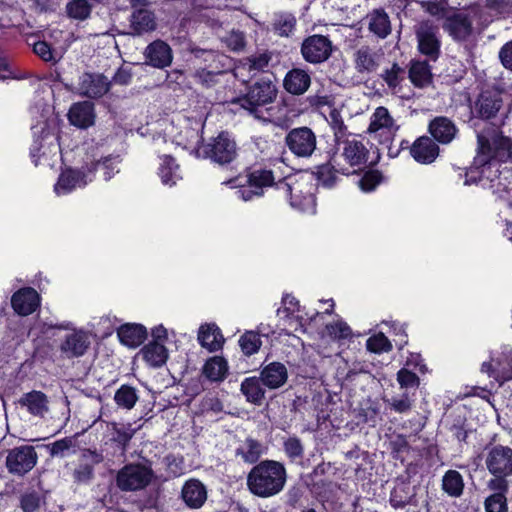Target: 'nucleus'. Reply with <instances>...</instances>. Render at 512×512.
Listing matches in <instances>:
<instances>
[{
  "instance_id": "obj_53",
  "label": "nucleus",
  "mask_w": 512,
  "mask_h": 512,
  "mask_svg": "<svg viewBox=\"0 0 512 512\" xmlns=\"http://www.w3.org/2000/svg\"><path fill=\"white\" fill-rule=\"evenodd\" d=\"M493 478H491L487 482V488L492 491V494H502V496H506V493L509 489V482L507 480V475H498L492 474Z\"/></svg>"
},
{
  "instance_id": "obj_39",
  "label": "nucleus",
  "mask_w": 512,
  "mask_h": 512,
  "mask_svg": "<svg viewBox=\"0 0 512 512\" xmlns=\"http://www.w3.org/2000/svg\"><path fill=\"white\" fill-rule=\"evenodd\" d=\"M204 375L211 381H222L228 373V365L224 358L215 356L204 365Z\"/></svg>"
},
{
  "instance_id": "obj_45",
  "label": "nucleus",
  "mask_w": 512,
  "mask_h": 512,
  "mask_svg": "<svg viewBox=\"0 0 512 512\" xmlns=\"http://www.w3.org/2000/svg\"><path fill=\"white\" fill-rule=\"evenodd\" d=\"M381 78L386 83V85L394 91L404 80L405 69L402 68L399 64L393 63L390 68H387L382 72Z\"/></svg>"
},
{
  "instance_id": "obj_19",
  "label": "nucleus",
  "mask_w": 512,
  "mask_h": 512,
  "mask_svg": "<svg viewBox=\"0 0 512 512\" xmlns=\"http://www.w3.org/2000/svg\"><path fill=\"white\" fill-rule=\"evenodd\" d=\"M110 86L111 81L102 74H84L81 77L79 90L89 98H98L106 94Z\"/></svg>"
},
{
  "instance_id": "obj_20",
  "label": "nucleus",
  "mask_w": 512,
  "mask_h": 512,
  "mask_svg": "<svg viewBox=\"0 0 512 512\" xmlns=\"http://www.w3.org/2000/svg\"><path fill=\"white\" fill-rule=\"evenodd\" d=\"M40 298L33 288H23L13 294L11 304L19 315L32 314L39 306Z\"/></svg>"
},
{
  "instance_id": "obj_36",
  "label": "nucleus",
  "mask_w": 512,
  "mask_h": 512,
  "mask_svg": "<svg viewBox=\"0 0 512 512\" xmlns=\"http://www.w3.org/2000/svg\"><path fill=\"white\" fill-rule=\"evenodd\" d=\"M107 429L111 431V441L115 442L124 452L136 433V429L132 424H118L116 422L108 423Z\"/></svg>"
},
{
  "instance_id": "obj_4",
  "label": "nucleus",
  "mask_w": 512,
  "mask_h": 512,
  "mask_svg": "<svg viewBox=\"0 0 512 512\" xmlns=\"http://www.w3.org/2000/svg\"><path fill=\"white\" fill-rule=\"evenodd\" d=\"M153 472L142 464H128L118 471L116 482L122 491H136L145 488L152 480Z\"/></svg>"
},
{
  "instance_id": "obj_37",
  "label": "nucleus",
  "mask_w": 512,
  "mask_h": 512,
  "mask_svg": "<svg viewBox=\"0 0 512 512\" xmlns=\"http://www.w3.org/2000/svg\"><path fill=\"white\" fill-rule=\"evenodd\" d=\"M143 359L153 367H160L165 364L168 352L162 343L151 342L141 349Z\"/></svg>"
},
{
  "instance_id": "obj_47",
  "label": "nucleus",
  "mask_w": 512,
  "mask_h": 512,
  "mask_svg": "<svg viewBox=\"0 0 512 512\" xmlns=\"http://www.w3.org/2000/svg\"><path fill=\"white\" fill-rule=\"evenodd\" d=\"M242 352L247 355H253L260 349L262 341L257 332L247 331L239 339Z\"/></svg>"
},
{
  "instance_id": "obj_23",
  "label": "nucleus",
  "mask_w": 512,
  "mask_h": 512,
  "mask_svg": "<svg viewBox=\"0 0 512 512\" xmlns=\"http://www.w3.org/2000/svg\"><path fill=\"white\" fill-rule=\"evenodd\" d=\"M69 122L81 129H86L94 124L95 114L93 104L89 101L75 103L68 112Z\"/></svg>"
},
{
  "instance_id": "obj_55",
  "label": "nucleus",
  "mask_w": 512,
  "mask_h": 512,
  "mask_svg": "<svg viewBox=\"0 0 512 512\" xmlns=\"http://www.w3.org/2000/svg\"><path fill=\"white\" fill-rule=\"evenodd\" d=\"M41 505V497L37 492H28L21 496L20 506L24 512H36Z\"/></svg>"
},
{
  "instance_id": "obj_52",
  "label": "nucleus",
  "mask_w": 512,
  "mask_h": 512,
  "mask_svg": "<svg viewBox=\"0 0 512 512\" xmlns=\"http://www.w3.org/2000/svg\"><path fill=\"white\" fill-rule=\"evenodd\" d=\"M285 454L292 460L301 458L304 453V447L299 438L293 436L284 441L283 444Z\"/></svg>"
},
{
  "instance_id": "obj_43",
  "label": "nucleus",
  "mask_w": 512,
  "mask_h": 512,
  "mask_svg": "<svg viewBox=\"0 0 512 512\" xmlns=\"http://www.w3.org/2000/svg\"><path fill=\"white\" fill-rule=\"evenodd\" d=\"M114 400L118 406L130 410L135 406L138 400L136 389L132 386L122 385L116 391Z\"/></svg>"
},
{
  "instance_id": "obj_16",
  "label": "nucleus",
  "mask_w": 512,
  "mask_h": 512,
  "mask_svg": "<svg viewBox=\"0 0 512 512\" xmlns=\"http://www.w3.org/2000/svg\"><path fill=\"white\" fill-rule=\"evenodd\" d=\"M144 55L149 65L159 69L170 66L173 59L170 46L162 40L150 43L146 47Z\"/></svg>"
},
{
  "instance_id": "obj_3",
  "label": "nucleus",
  "mask_w": 512,
  "mask_h": 512,
  "mask_svg": "<svg viewBox=\"0 0 512 512\" xmlns=\"http://www.w3.org/2000/svg\"><path fill=\"white\" fill-rule=\"evenodd\" d=\"M277 89L270 80L256 82L249 92L241 98H233L231 103H239L242 108L249 111L256 118L269 121L271 114L270 108L263 110V107L273 102L276 98Z\"/></svg>"
},
{
  "instance_id": "obj_12",
  "label": "nucleus",
  "mask_w": 512,
  "mask_h": 512,
  "mask_svg": "<svg viewBox=\"0 0 512 512\" xmlns=\"http://www.w3.org/2000/svg\"><path fill=\"white\" fill-rule=\"evenodd\" d=\"M384 52L380 48L362 45L353 54L355 69L360 74L375 72L381 65Z\"/></svg>"
},
{
  "instance_id": "obj_34",
  "label": "nucleus",
  "mask_w": 512,
  "mask_h": 512,
  "mask_svg": "<svg viewBox=\"0 0 512 512\" xmlns=\"http://www.w3.org/2000/svg\"><path fill=\"white\" fill-rule=\"evenodd\" d=\"M264 445L251 437H247L235 450L236 456H240L246 463H256L264 454Z\"/></svg>"
},
{
  "instance_id": "obj_30",
  "label": "nucleus",
  "mask_w": 512,
  "mask_h": 512,
  "mask_svg": "<svg viewBox=\"0 0 512 512\" xmlns=\"http://www.w3.org/2000/svg\"><path fill=\"white\" fill-rule=\"evenodd\" d=\"M287 377V369L280 362H272L261 371V381L270 389H276L284 385Z\"/></svg>"
},
{
  "instance_id": "obj_64",
  "label": "nucleus",
  "mask_w": 512,
  "mask_h": 512,
  "mask_svg": "<svg viewBox=\"0 0 512 512\" xmlns=\"http://www.w3.org/2000/svg\"><path fill=\"white\" fill-rule=\"evenodd\" d=\"M481 371L495 378L500 377L503 380L512 379V371L505 372L504 370H500L499 368H494L491 362H484L481 366Z\"/></svg>"
},
{
  "instance_id": "obj_5",
  "label": "nucleus",
  "mask_w": 512,
  "mask_h": 512,
  "mask_svg": "<svg viewBox=\"0 0 512 512\" xmlns=\"http://www.w3.org/2000/svg\"><path fill=\"white\" fill-rule=\"evenodd\" d=\"M285 143L295 156L309 158L317 148V137L309 127H298L288 132Z\"/></svg>"
},
{
  "instance_id": "obj_1",
  "label": "nucleus",
  "mask_w": 512,
  "mask_h": 512,
  "mask_svg": "<svg viewBox=\"0 0 512 512\" xmlns=\"http://www.w3.org/2000/svg\"><path fill=\"white\" fill-rule=\"evenodd\" d=\"M474 167L466 174L465 184L481 183L512 206V172L500 171L499 163L512 159V140L499 129L487 127L477 135Z\"/></svg>"
},
{
  "instance_id": "obj_51",
  "label": "nucleus",
  "mask_w": 512,
  "mask_h": 512,
  "mask_svg": "<svg viewBox=\"0 0 512 512\" xmlns=\"http://www.w3.org/2000/svg\"><path fill=\"white\" fill-rule=\"evenodd\" d=\"M367 348L371 352L381 353L390 351L392 345L383 333H379L367 340Z\"/></svg>"
},
{
  "instance_id": "obj_31",
  "label": "nucleus",
  "mask_w": 512,
  "mask_h": 512,
  "mask_svg": "<svg viewBox=\"0 0 512 512\" xmlns=\"http://www.w3.org/2000/svg\"><path fill=\"white\" fill-rule=\"evenodd\" d=\"M130 28L134 35H142L154 31L156 28L154 14L147 9L136 10L130 17Z\"/></svg>"
},
{
  "instance_id": "obj_35",
  "label": "nucleus",
  "mask_w": 512,
  "mask_h": 512,
  "mask_svg": "<svg viewBox=\"0 0 512 512\" xmlns=\"http://www.w3.org/2000/svg\"><path fill=\"white\" fill-rule=\"evenodd\" d=\"M78 436V434H75L73 436L62 438L53 443L45 445V448L51 457L64 458L71 454H75L78 450Z\"/></svg>"
},
{
  "instance_id": "obj_54",
  "label": "nucleus",
  "mask_w": 512,
  "mask_h": 512,
  "mask_svg": "<svg viewBox=\"0 0 512 512\" xmlns=\"http://www.w3.org/2000/svg\"><path fill=\"white\" fill-rule=\"evenodd\" d=\"M485 7L495 15L507 16L512 12V0H485Z\"/></svg>"
},
{
  "instance_id": "obj_61",
  "label": "nucleus",
  "mask_w": 512,
  "mask_h": 512,
  "mask_svg": "<svg viewBox=\"0 0 512 512\" xmlns=\"http://www.w3.org/2000/svg\"><path fill=\"white\" fill-rule=\"evenodd\" d=\"M93 467L89 464L79 465L73 473L74 480L78 483H87L93 478Z\"/></svg>"
},
{
  "instance_id": "obj_9",
  "label": "nucleus",
  "mask_w": 512,
  "mask_h": 512,
  "mask_svg": "<svg viewBox=\"0 0 512 512\" xmlns=\"http://www.w3.org/2000/svg\"><path fill=\"white\" fill-rule=\"evenodd\" d=\"M206 157L221 165L232 162L237 156L236 143L230 136L222 132L203 148Z\"/></svg>"
},
{
  "instance_id": "obj_15",
  "label": "nucleus",
  "mask_w": 512,
  "mask_h": 512,
  "mask_svg": "<svg viewBox=\"0 0 512 512\" xmlns=\"http://www.w3.org/2000/svg\"><path fill=\"white\" fill-rule=\"evenodd\" d=\"M336 173L349 175L351 174V170L340 161L339 157H335L334 154H332L327 163L316 167L315 175L321 185L330 188L336 182Z\"/></svg>"
},
{
  "instance_id": "obj_8",
  "label": "nucleus",
  "mask_w": 512,
  "mask_h": 512,
  "mask_svg": "<svg viewBox=\"0 0 512 512\" xmlns=\"http://www.w3.org/2000/svg\"><path fill=\"white\" fill-rule=\"evenodd\" d=\"M332 49V42L328 37L315 34L303 40L301 55L310 64H320L329 59Z\"/></svg>"
},
{
  "instance_id": "obj_25",
  "label": "nucleus",
  "mask_w": 512,
  "mask_h": 512,
  "mask_svg": "<svg viewBox=\"0 0 512 512\" xmlns=\"http://www.w3.org/2000/svg\"><path fill=\"white\" fill-rule=\"evenodd\" d=\"M502 107V98L495 92H483L476 104L475 111L483 119H491L496 116Z\"/></svg>"
},
{
  "instance_id": "obj_40",
  "label": "nucleus",
  "mask_w": 512,
  "mask_h": 512,
  "mask_svg": "<svg viewBox=\"0 0 512 512\" xmlns=\"http://www.w3.org/2000/svg\"><path fill=\"white\" fill-rule=\"evenodd\" d=\"M261 379L256 377L246 378L241 383V392L248 402L260 405L264 399L265 391L261 386Z\"/></svg>"
},
{
  "instance_id": "obj_28",
  "label": "nucleus",
  "mask_w": 512,
  "mask_h": 512,
  "mask_svg": "<svg viewBox=\"0 0 512 512\" xmlns=\"http://www.w3.org/2000/svg\"><path fill=\"white\" fill-rule=\"evenodd\" d=\"M19 404L25 407L27 411L37 417H44L49 411L48 397L41 391H31L25 393L20 399Z\"/></svg>"
},
{
  "instance_id": "obj_46",
  "label": "nucleus",
  "mask_w": 512,
  "mask_h": 512,
  "mask_svg": "<svg viewBox=\"0 0 512 512\" xmlns=\"http://www.w3.org/2000/svg\"><path fill=\"white\" fill-rule=\"evenodd\" d=\"M296 25V19L291 14H281L276 17L273 23L274 32L281 37L290 36Z\"/></svg>"
},
{
  "instance_id": "obj_59",
  "label": "nucleus",
  "mask_w": 512,
  "mask_h": 512,
  "mask_svg": "<svg viewBox=\"0 0 512 512\" xmlns=\"http://www.w3.org/2000/svg\"><path fill=\"white\" fill-rule=\"evenodd\" d=\"M33 51L36 55H38L42 60L46 62L56 61L51 47L45 41L36 42L33 45Z\"/></svg>"
},
{
  "instance_id": "obj_33",
  "label": "nucleus",
  "mask_w": 512,
  "mask_h": 512,
  "mask_svg": "<svg viewBox=\"0 0 512 512\" xmlns=\"http://www.w3.org/2000/svg\"><path fill=\"white\" fill-rule=\"evenodd\" d=\"M117 335L122 344L135 348L144 342L146 329L139 324H125L118 329Z\"/></svg>"
},
{
  "instance_id": "obj_21",
  "label": "nucleus",
  "mask_w": 512,
  "mask_h": 512,
  "mask_svg": "<svg viewBox=\"0 0 512 512\" xmlns=\"http://www.w3.org/2000/svg\"><path fill=\"white\" fill-rule=\"evenodd\" d=\"M410 153L417 162L430 164L439 155V147L430 137L422 136L413 143Z\"/></svg>"
},
{
  "instance_id": "obj_42",
  "label": "nucleus",
  "mask_w": 512,
  "mask_h": 512,
  "mask_svg": "<svg viewBox=\"0 0 512 512\" xmlns=\"http://www.w3.org/2000/svg\"><path fill=\"white\" fill-rule=\"evenodd\" d=\"M160 177L162 182L166 185H174L177 180L181 179L179 174V165L175 163V160L171 156H164L160 166Z\"/></svg>"
},
{
  "instance_id": "obj_29",
  "label": "nucleus",
  "mask_w": 512,
  "mask_h": 512,
  "mask_svg": "<svg viewBox=\"0 0 512 512\" xmlns=\"http://www.w3.org/2000/svg\"><path fill=\"white\" fill-rule=\"evenodd\" d=\"M368 30L380 39H385L392 31L389 15L383 9H375L367 17Z\"/></svg>"
},
{
  "instance_id": "obj_18",
  "label": "nucleus",
  "mask_w": 512,
  "mask_h": 512,
  "mask_svg": "<svg viewBox=\"0 0 512 512\" xmlns=\"http://www.w3.org/2000/svg\"><path fill=\"white\" fill-rule=\"evenodd\" d=\"M271 57L267 53H261L251 56L240 62L235 68V76L243 82H247L250 78L254 77L258 72L264 71L268 66Z\"/></svg>"
},
{
  "instance_id": "obj_13",
  "label": "nucleus",
  "mask_w": 512,
  "mask_h": 512,
  "mask_svg": "<svg viewBox=\"0 0 512 512\" xmlns=\"http://www.w3.org/2000/svg\"><path fill=\"white\" fill-rule=\"evenodd\" d=\"M399 129V125L392 117L386 107H377L370 117V123L367 129L369 134H378L386 139L392 138Z\"/></svg>"
},
{
  "instance_id": "obj_26",
  "label": "nucleus",
  "mask_w": 512,
  "mask_h": 512,
  "mask_svg": "<svg viewBox=\"0 0 512 512\" xmlns=\"http://www.w3.org/2000/svg\"><path fill=\"white\" fill-rule=\"evenodd\" d=\"M311 84L310 75L303 69L290 70L283 81L284 88L293 95L304 94Z\"/></svg>"
},
{
  "instance_id": "obj_41",
  "label": "nucleus",
  "mask_w": 512,
  "mask_h": 512,
  "mask_svg": "<svg viewBox=\"0 0 512 512\" xmlns=\"http://www.w3.org/2000/svg\"><path fill=\"white\" fill-rule=\"evenodd\" d=\"M442 488L451 497L461 496L464 489L462 475L456 470L447 471L442 479Z\"/></svg>"
},
{
  "instance_id": "obj_32",
  "label": "nucleus",
  "mask_w": 512,
  "mask_h": 512,
  "mask_svg": "<svg viewBox=\"0 0 512 512\" xmlns=\"http://www.w3.org/2000/svg\"><path fill=\"white\" fill-rule=\"evenodd\" d=\"M198 341L202 347L213 352L222 347L224 338L217 326L214 324H206L202 325L199 329Z\"/></svg>"
},
{
  "instance_id": "obj_22",
  "label": "nucleus",
  "mask_w": 512,
  "mask_h": 512,
  "mask_svg": "<svg viewBox=\"0 0 512 512\" xmlns=\"http://www.w3.org/2000/svg\"><path fill=\"white\" fill-rule=\"evenodd\" d=\"M181 497L188 507L198 509L202 507L207 499V490L199 480L190 479L183 485Z\"/></svg>"
},
{
  "instance_id": "obj_6",
  "label": "nucleus",
  "mask_w": 512,
  "mask_h": 512,
  "mask_svg": "<svg viewBox=\"0 0 512 512\" xmlns=\"http://www.w3.org/2000/svg\"><path fill=\"white\" fill-rule=\"evenodd\" d=\"M38 455L33 446L22 445L7 452L6 467L11 474L23 476L37 464Z\"/></svg>"
},
{
  "instance_id": "obj_48",
  "label": "nucleus",
  "mask_w": 512,
  "mask_h": 512,
  "mask_svg": "<svg viewBox=\"0 0 512 512\" xmlns=\"http://www.w3.org/2000/svg\"><path fill=\"white\" fill-rule=\"evenodd\" d=\"M246 182L257 190L260 188L263 191L264 187L271 186L274 183V176L270 170L259 169L251 172L247 176Z\"/></svg>"
},
{
  "instance_id": "obj_24",
  "label": "nucleus",
  "mask_w": 512,
  "mask_h": 512,
  "mask_svg": "<svg viewBox=\"0 0 512 512\" xmlns=\"http://www.w3.org/2000/svg\"><path fill=\"white\" fill-rule=\"evenodd\" d=\"M90 179H87V175L78 170L67 169L63 171L55 185V192L58 195L66 194L71 192L77 187L85 186Z\"/></svg>"
},
{
  "instance_id": "obj_49",
  "label": "nucleus",
  "mask_w": 512,
  "mask_h": 512,
  "mask_svg": "<svg viewBox=\"0 0 512 512\" xmlns=\"http://www.w3.org/2000/svg\"><path fill=\"white\" fill-rule=\"evenodd\" d=\"M223 184H230L233 185L234 187H240L236 194L243 201H250L254 197H260L263 195V191L260 188H258L257 190L256 188H254V186L250 185V183L244 185L241 183L239 178L231 179L227 182H223Z\"/></svg>"
},
{
  "instance_id": "obj_38",
  "label": "nucleus",
  "mask_w": 512,
  "mask_h": 512,
  "mask_svg": "<svg viewBox=\"0 0 512 512\" xmlns=\"http://www.w3.org/2000/svg\"><path fill=\"white\" fill-rule=\"evenodd\" d=\"M411 82L419 88L429 85L432 81V73L429 65L423 61H414L409 69Z\"/></svg>"
},
{
  "instance_id": "obj_27",
  "label": "nucleus",
  "mask_w": 512,
  "mask_h": 512,
  "mask_svg": "<svg viewBox=\"0 0 512 512\" xmlns=\"http://www.w3.org/2000/svg\"><path fill=\"white\" fill-rule=\"evenodd\" d=\"M429 132L439 143L448 144L455 138L457 128L450 119L441 116L430 122Z\"/></svg>"
},
{
  "instance_id": "obj_60",
  "label": "nucleus",
  "mask_w": 512,
  "mask_h": 512,
  "mask_svg": "<svg viewBox=\"0 0 512 512\" xmlns=\"http://www.w3.org/2000/svg\"><path fill=\"white\" fill-rule=\"evenodd\" d=\"M277 190L283 194L286 198L290 199V203L294 207L304 209L302 202H298L295 195H293V187L286 181H279L276 183Z\"/></svg>"
},
{
  "instance_id": "obj_10",
  "label": "nucleus",
  "mask_w": 512,
  "mask_h": 512,
  "mask_svg": "<svg viewBox=\"0 0 512 512\" xmlns=\"http://www.w3.org/2000/svg\"><path fill=\"white\" fill-rule=\"evenodd\" d=\"M342 146L341 153H333L335 157H339L348 168L351 174L361 170L368 159V150L361 141L356 139H347L338 143Z\"/></svg>"
},
{
  "instance_id": "obj_62",
  "label": "nucleus",
  "mask_w": 512,
  "mask_h": 512,
  "mask_svg": "<svg viewBox=\"0 0 512 512\" xmlns=\"http://www.w3.org/2000/svg\"><path fill=\"white\" fill-rule=\"evenodd\" d=\"M498 57L502 66L512 71V40L508 41L500 48Z\"/></svg>"
},
{
  "instance_id": "obj_17",
  "label": "nucleus",
  "mask_w": 512,
  "mask_h": 512,
  "mask_svg": "<svg viewBox=\"0 0 512 512\" xmlns=\"http://www.w3.org/2000/svg\"><path fill=\"white\" fill-rule=\"evenodd\" d=\"M443 28L457 41L466 40L473 31L472 21L464 13H454L447 16Z\"/></svg>"
},
{
  "instance_id": "obj_63",
  "label": "nucleus",
  "mask_w": 512,
  "mask_h": 512,
  "mask_svg": "<svg viewBox=\"0 0 512 512\" xmlns=\"http://www.w3.org/2000/svg\"><path fill=\"white\" fill-rule=\"evenodd\" d=\"M381 180V176L378 172H369L364 175V177L360 180V187L364 191L373 190Z\"/></svg>"
},
{
  "instance_id": "obj_57",
  "label": "nucleus",
  "mask_w": 512,
  "mask_h": 512,
  "mask_svg": "<svg viewBox=\"0 0 512 512\" xmlns=\"http://www.w3.org/2000/svg\"><path fill=\"white\" fill-rule=\"evenodd\" d=\"M329 119L335 138L339 141L341 137L345 136L347 130L343 118L338 110L333 109L329 113Z\"/></svg>"
},
{
  "instance_id": "obj_2",
  "label": "nucleus",
  "mask_w": 512,
  "mask_h": 512,
  "mask_svg": "<svg viewBox=\"0 0 512 512\" xmlns=\"http://www.w3.org/2000/svg\"><path fill=\"white\" fill-rule=\"evenodd\" d=\"M287 482V470L276 460H263L247 475V488L255 496L270 498L281 493Z\"/></svg>"
},
{
  "instance_id": "obj_11",
  "label": "nucleus",
  "mask_w": 512,
  "mask_h": 512,
  "mask_svg": "<svg viewBox=\"0 0 512 512\" xmlns=\"http://www.w3.org/2000/svg\"><path fill=\"white\" fill-rule=\"evenodd\" d=\"M485 465L490 474L512 475V448L496 445L487 450Z\"/></svg>"
},
{
  "instance_id": "obj_56",
  "label": "nucleus",
  "mask_w": 512,
  "mask_h": 512,
  "mask_svg": "<svg viewBox=\"0 0 512 512\" xmlns=\"http://www.w3.org/2000/svg\"><path fill=\"white\" fill-rule=\"evenodd\" d=\"M326 329L328 334L336 339H347L352 334L351 328L343 321L328 324Z\"/></svg>"
},
{
  "instance_id": "obj_50",
  "label": "nucleus",
  "mask_w": 512,
  "mask_h": 512,
  "mask_svg": "<svg viewBox=\"0 0 512 512\" xmlns=\"http://www.w3.org/2000/svg\"><path fill=\"white\" fill-rule=\"evenodd\" d=\"M485 512H508L506 496L491 494L484 501Z\"/></svg>"
},
{
  "instance_id": "obj_58",
  "label": "nucleus",
  "mask_w": 512,
  "mask_h": 512,
  "mask_svg": "<svg viewBox=\"0 0 512 512\" xmlns=\"http://www.w3.org/2000/svg\"><path fill=\"white\" fill-rule=\"evenodd\" d=\"M397 381L399 382L402 388H408L418 387L420 380L415 373L407 369H401L397 373Z\"/></svg>"
},
{
  "instance_id": "obj_14",
  "label": "nucleus",
  "mask_w": 512,
  "mask_h": 512,
  "mask_svg": "<svg viewBox=\"0 0 512 512\" xmlns=\"http://www.w3.org/2000/svg\"><path fill=\"white\" fill-rule=\"evenodd\" d=\"M90 346L89 334L83 330H72L60 344V351L67 358L80 357Z\"/></svg>"
},
{
  "instance_id": "obj_7",
  "label": "nucleus",
  "mask_w": 512,
  "mask_h": 512,
  "mask_svg": "<svg viewBox=\"0 0 512 512\" xmlns=\"http://www.w3.org/2000/svg\"><path fill=\"white\" fill-rule=\"evenodd\" d=\"M419 51L436 60L440 52L439 28L430 20H422L414 27Z\"/></svg>"
},
{
  "instance_id": "obj_44",
  "label": "nucleus",
  "mask_w": 512,
  "mask_h": 512,
  "mask_svg": "<svg viewBox=\"0 0 512 512\" xmlns=\"http://www.w3.org/2000/svg\"><path fill=\"white\" fill-rule=\"evenodd\" d=\"M428 14L438 19L448 16L447 0H414Z\"/></svg>"
}]
</instances>
